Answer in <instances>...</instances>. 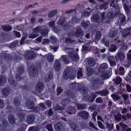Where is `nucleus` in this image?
<instances>
[{
    "label": "nucleus",
    "instance_id": "31",
    "mask_svg": "<svg viewBox=\"0 0 131 131\" xmlns=\"http://www.w3.org/2000/svg\"><path fill=\"white\" fill-rule=\"evenodd\" d=\"M102 72L101 77L102 79L105 80L109 78L110 76L108 73L105 71H103Z\"/></svg>",
    "mask_w": 131,
    "mask_h": 131
},
{
    "label": "nucleus",
    "instance_id": "15",
    "mask_svg": "<svg viewBox=\"0 0 131 131\" xmlns=\"http://www.w3.org/2000/svg\"><path fill=\"white\" fill-rule=\"evenodd\" d=\"M35 118V116L34 115L29 114L26 117V121L28 123L31 124L34 122Z\"/></svg>",
    "mask_w": 131,
    "mask_h": 131
},
{
    "label": "nucleus",
    "instance_id": "23",
    "mask_svg": "<svg viewBox=\"0 0 131 131\" xmlns=\"http://www.w3.org/2000/svg\"><path fill=\"white\" fill-rule=\"evenodd\" d=\"M116 55L121 61H123L125 58V56L124 53L122 52L119 51Z\"/></svg>",
    "mask_w": 131,
    "mask_h": 131
},
{
    "label": "nucleus",
    "instance_id": "11",
    "mask_svg": "<svg viewBox=\"0 0 131 131\" xmlns=\"http://www.w3.org/2000/svg\"><path fill=\"white\" fill-rule=\"evenodd\" d=\"M78 115L83 119H88L89 115L88 112L84 111L79 112L78 113Z\"/></svg>",
    "mask_w": 131,
    "mask_h": 131
},
{
    "label": "nucleus",
    "instance_id": "30",
    "mask_svg": "<svg viewBox=\"0 0 131 131\" xmlns=\"http://www.w3.org/2000/svg\"><path fill=\"white\" fill-rule=\"evenodd\" d=\"M62 125L60 122L56 124L54 126V128L57 131H60L62 128Z\"/></svg>",
    "mask_w": 131,
    "mask_h": 131
},
{
    "label": "nucleus",
    "instance_id": "3",
    "mask_svg": "<svg viewBox=\"0 0 131 131\" xmlns=\"http://www.w3.org/2000/svg\"><path fill=\"white\" fill-rule=\"evenodd\" d=\"M97 96L94 93H91V95L86 94L83 96L82 100L83 101H88L91 103L93 102Z\"/></svg>",
    "mask_w": 131,
    "mask_h": 131
},
{
    "label": "nucleus",
    "instance_id": "48",
    "mask_svg": "<svg viewBox=\"0 0 131 131\" xmlns=\"http://www.w3.org/2000/svg\"><path fill=\"white\" fill-rule=\"evenodd\" d=\"M9 90L6 88H4L2 90V93L5 96H7L9 94Z\"/></svg>",
    "mask_w": 131,
    "mask_h": 131
},
{
    "label": "nucleus",
    "instance_id": "24",
    "mask_svg": "<svg viewBox=\"0 0 131 131\" xmlns=\"http://www.w3.org/2000/svg\"><path fill=\"white\" fill-rule=\"evenodd\" d=\"M53 75L52 72L50 71L46 75L45 78V80L46 82H49L51 79H52Z\"/></svg>",
    "mask_w": 131,
    "mask_h": 131
},
{
    "label": "nucleus",
    "instance_id": "52",
    "mask_svg": "<svg viewBox=\"0 0 131 131\" xmlns=\"http://www.w3.org/2000/svg\"><path fill=\"white\" fill-rule=\"evenodd\" d=\"M102 42L105 45L106 47H109V43L107 41V39L106 38L103 37V38L101 40Z\"/></svg>",
    "mask_w": 131,
    "mask_h": 131
},
{
    "label": "nucleus",
    "instance_id": "40",
    "mask_svg": "<svg viewBox=\"0 0 131 131\" xmlns=\"http://www.w3.org/2000/svg\"><path fill=\"white\" fill-rule=\"evenodd\" d=\"M8 119L10 123L11 124H14L15 122V119L14 116L10 115L8 117Z\"/></svg>",
    "mask_w": 131,
    "mask_h": 131
},
{
    "label": "nucleus",
    "instance_id": "62",
    "mask_svg": "<svg viewBox=\"0 0 131 131\" xmlns=\"http://www.w3.org/2000/svg\"><path fill=\"white\" fill-rule=\"evenodd\" d=\"M54 108L56 111H61L64 109L65 107H60L59 105H57L54 107Z\"/></svg>",
    "mask_w": 131,
    "mask_h": 131
},
{
    "label": "nucleus",
    "instance_id": "8",
    "mask_svg": "<svg viewBox=\"0 0 131 131\" xmlns=\"http://www.w3.org/2000/svg\"><path fill=\"white\" fill-rule=\"evenodd\" d=\"M36 54L35 53L32 51H28L25 54L24 56L25 59L27 60H31L34 58Z\"/></svg>",
    "mask_w": 131,
    "mask_h": 131
},
{
    "label": "nucleus",
    "instance_id": "43",
    "mask_svg": "<svg viewBox=\"0 0 131 131\" xmlns=\"http://www.w3.org/2000/svg\"><path fill=\"white\" fill-rule=\"evenodd\" d=\"M57 9H54L51 11L48 14V17L51 18L53 17L57 13Z\"/></svg>",
    "mask_w": 131,
    "mask_h": 131
},
{
    "label": "nucleus",
    "instance_id": "37",
    "mask_svg": "<svg viewBox=\"0 0 131 131\" xmlns=\"http://www.w3.org/2000/svg\"><path fill=\"white\" fill-rule=\"evenodd\" d=\"M61 59L66 64H68L70 62V60L68 58L67 55L62 56Z\"/></svg>",
    "mask_w": 131,
    "mask_h": 131
},
{
    "label": "nucleus",
    "instance_id": "38",
    "mask_svg": "<svg viewBox=\"0 0 131 131\" xmlns=\"http://www.w3.org/2000/svg\"><path fill=\"white\" fill-rule=\"evenodd\" d=\"M106 125V127L105 128L106 129H108V131H110L111 130H112L113 128L114 125L112 123L109 124L107 122L105 123Z\"/></svg>",
    "mask_w": 131,
    "mask_h": 131
},
{
    "label": "nucleus",
    "instance_id": "12",
    "mask_svg": "<svg viewBox=\"0 0 131 131\" xmlns=\"http://www.w3.org/2000/svg\"><path fill=\"white\" fill-rule=\"evenodd\" d=\"M85 61H87L89 66L90 67H93L95 64V61L93 58H87Z\"/></svg>",
    "mask_w": 131,
    "mask_h": 131
},
{
    "label": "nucleus",
    "instance_id": "22",
    "mask_svg": "<svg viewBox=\"0 0 131 131\" xmlns=\"http://www.w3.org/2000/svg\"><path fill=\"white\" fill-rule=\"evenodd\" d=\"M117 69V71H116V74H118L122 75H124L125 72V70L124 67H118Z\"/></svg>",
    "mask_w": 131,
    "mask_h": 131
},
{
    "label": "nucleus",
    "instance_id": "54",
    "mask_svg": "<svg viewBox=\"0 0 131 131\" xmlns=\"http://www.w3.org/2000/svg\"><path fill=\"white\" fill-rule=\"evenodd\" d=\"M49 39L50 41L53 43H56L57 41V39L56 38L53 36H51L49 38Z\"/></svg>",
    "mask_w": 131,
    "mask_h": 131
},
{
    "label": "nucleus",
    "instance_id": "7",
    "mask_svg": "<svg viewBox=\"0 0 131 131\" xmlns=\"http://www.w3.org/2000/svg\"><path fill=\"white\" fill-rule=\"evenodd\" d=\"M93 41H91L86 44L82 46V50L83 51H91L93 50V46H92Z\"/></svg>",
    "mask_w": 131,
    "mask_h": 131
},
{
    "label": "nucleus",
    "instance_id": "58",
    "mask_svg": "<svg viewBox=\"0 0 131 131\" xmlns=\"http://www.w3.org/2000/svg\"><path fill=\"white\" fill-rule=\"evenodd\" d=\"M119 20L120 21V23L121 24H124L123 23L125 21V16L121 14L119 17Z\"/></svg>",
    "mask_w": 131,
    "mask_h": 131
},
{
    "label": "nucleus",
    "instance_id": "42",
    "mask_svg": "<svg viewBox=\"0 0 131 131\" xmlns=\"http://www.w3.org/2000/svg\"><path fill=\"white\" fill-rule=\"evenodd\" d=\"M115 120L117 121H119L122 118V115L119 113H117L116 115H114Z\"/></svg>",
    "mask_w": 131,
    "mask_h": 131
},
{
    "label": "nucleus",
    "instance_id": "36",
    "mask_svg": "<svg viewBox=\"0 0 131 131\" xmlns=\"http://www.w3.org/2000/svg\"><path fill=\"white\" fill-rule=\"evenodd\" d=\"M55 21H52L50 22L49 23V26L51 27L52 29L55 32H58V30H55L56 29V27L54 26Z\"/></svg>",
    "mask_w": 131,
    "mask_h": 131
},
{
    "label": "nucleus",
    "instance_id": "56",
    "mask_svg": "<svg viewBox=\"0 0 131 131\" xmlns=\"http://www.w3.org/2000/svg\"><path fill=\"white\" fill-rule=\"evenodd\" d=\"M97 123L99 127L101 129L104 130L106 129V128L104 125L100 121H97Z\"/></svg>",
    "mask_w": 131,
    "mask_h": 131
},
{
    "label": "nucleus",
    "instance_id": "16",
    "mask_svg": "<svg viewBox=\"0 0 131 131\" xmlns=\"http://www.w3.org/2000/svg\"><path fill=\"white\" fill-rule=\"evenodd\" d=\"M66 112L69 114L72 115L75 114L76 110L74 107L69 106L67 108Z\"/></svg>",
    "mask_w": 131,
    "mask_h": 131
},
{
    "label": "nucleus",
    "instance_id": "60",
    "mask_svg": "<svg viewBox=\"0 0 131 131\" xmlns=\"http://www.w3.org/2000/svg\"><path fill=\"white\" fill-rule=\"evenodd\" d=\"M127 60L128 61L127 63L128 64H129L130 63L131 61V53L128 52L127 54Z\"/></svg>",
    "mask_w": 131,
    "mask_h": 131
},
{
    "label": "nucleus",
    "instance_id": "49",
    "mask_svg": "<svg viewBox=\"0 0 131 131\" xmlns=\"http://www.w3.org/2000/svg\"><path fill=\"white\" fill-rule=\"evenodd\" d=\"M99 93L100 94L101 96L103 95L105 96L108 94L109 92L106 89H105L104 90L100 91Z\"/></svg>",
    "mask_w": 131,
    "mask_h": 131
},
{
    "label": "nucleus",
    "instance_id": "5",
    "mask_svg": "<svg viewBox=\"0 0 131 131\" xmlns=\"http://www.w3.org/2000/svg\"><path fill=\"white\" fill-rule=\"evenodd\" d=\"M91 84L93 87H97L98 85L103 84V81H102L99 78L93 77L91 80Z\"/></svg>",
    "mask_w": 131,
    "mask_h": 131
},
{
    "label": "nucleus",
    "instance_id": "28",
    "mask_svg": "<svg viewBox=\"0 0 131 131\" xmlns=\"http://www.w3.org/2000/svg\"><path fill=\"white\" fill-rule=\"evenodd\" d=\"M105 13L103 12L102 13H101V15L102 17V21L103 23H108L110 22V19L108 18H106L105 17Z\"/></svg>",
    "mask_w": 131,
    "mask_h": 131
},
{
    "label": "nucleus",
    "instance_id": "19",
    "mask_svg": "<svg viewBox=\"0 0 131 131\" xmlns=\"http://www.w3.org/2000/svg\"><path fill=\"white\" fill-rule=\"evenodd\" d=\"M54 67L56 71H60L61 68V64L59 60H57L56 61L54 64Z\"/></svg>",
    "mask_w": 131,
    "mask_h": 131
},
{
    "label": "nucleus",
    "instance_id": "51",
    "mask_svg": "<svg viewBox=\"0 0 131 131\" xmlns=\"http://www.w3.org/2000/svg\"><path fill=\"white\" fill-rule=\"evenodd\" d=\"M113 81L117 84H120L122 81V79L119 77H118L113 79Z\"/></svg>",
    "mask_w": 131,
    "mask_h": 131
},
{
    "label": "nucleus",
    "instance_id": "53",
    "mask_svg": "<svg viewBox=\"0 0 131 131\" xmlns=\"http://www.w3.org/2000/svg\"><path fill=\"white\" fill-rule=\"evenodd\" d=\"M76 73L74 71H73L70 73L69 79L70 80L73 79L75 77Z\"/></svg>",
    "mask_w": 131,
    "mask_h": 131
},
{
    "label": "nucleus",
    "instance_id": "1",
    "mask_svg": "<svg viewBox=\"0 0 131 131\" xmlns=\"http://www.w3.org/2000/svg\"><path fill=\"white\" fill-rule=\"evenodd\" d=\"M64 50H68V56L73 62H77L79 59V57L78 53L73 52L74 50L73 48L68 47L64 48Z\"/></svg>",
    "mask_w": 131,
    "mask_h": 131
},
{
    "label": "nucleus",
    "instance_id": "35",
    "mask_svg": "<svg viewBox=\"0 0 131 131\" xmlns=\"http://www.w3.org/2000/svg\"><path fill=\"white\" fill-rule=\"evenodd\" d=\"M131 30L130 29H128L124 30L122 33V36L123 37H125L130 35Z\"/></svg>",
    "mask_w": 131,
    "mask_h": 131
},
{
    "label": "nucleus",
    "instance_id": "44",
    "mask_svg": "<svg viewBox=\"0 0 131 131\" xmlns=\"http://www.w3.org/2000/svg\"><path fill=\"white\" fill-rule=\"evenodd\" d=\"M2 27L3 30L7 31H10L12 29V28L9 26L3 25L2 26Z\"/></svg>",
    "mask_w": 131,
    "mask_h": 131
},
{
    "label": "nucleus",
    "instance_id": "55",
    "mask_svg": "<svg viewBox=\"0 0 131 131\" xmlns=\"http://www.w3.org/2000/svg\"><path fill=\"white\" fill-rule=\"evenodd\" d=\"M80 18H78L76 16H75L72 18V22L73 23H79L80 21Z\"/></svg>",
    "mask_w": 131,
    "mask_h": 131
},
{
    "label": "nucleus",
    "instance_id": "47",
    "mask_svg": "<svg viewBox=\"0 0 131 131\" xmlns=\"http://www.w3.org/2000/svg\"><path fill=\"white\" fill-rule=\"evenodd\" d=\"M111 47H110L108 49L109 51L111 52H114L115 51L117 48V47L115 45H111Z\"/></svg>",
    "mask_w": 131,
    "mask_h": 131
},
{
    "label": "nucleus",
    "instance_id": "29",
    "mask_svg": "<svg viewBox=\"0 0 131 131\" xmlns=\"http://www.w3.org/2000/svg\"><path fill=\"white\" fill-rule=\"evenodd\" d=\"M8 82L9 84L13 86H15L17 85V83L14 80L12 77H10L8 78Z\"/></svg>",
    "mask_w": 131,
    "mask_h": 131
},
{
    "label": "nucleus",
    "instance_id": "41",
    "mask_svg": "<svg viewBox=\"0 0 131 131\" xmlns=\"http://www.w3.org/2000/svg\"><path fill=\"white\" fill-rule=\"evenodd\" d=\"M48 32L49 30L48 29H42L40 30L41 35L43 37L47 35Z\"/></svg>",
    "mask_w": 131,
    "mask_h": 131
},
{
    "label": "nucleus",
    "instance_id": "33",
    "mask_svg": "<svg viewBox=\"0 0 131 131\" xmlns=\"http://www.w3.org/2000/svg\"><path fill=\"white\" fill-rule=\"evenodd\" d=\"M118 33V30H117L111 31L109 33L108 36L111 38H113Z\"/></svg>",
    "mask_w": 131,
    "mask_h": 131
},
{
    "label": "nucleus",
    "instance_id": "57",
    "mask_svg": "<svg viewBox=\"0 0 131 131\" xmlns=\"http://www.w3.org/2000/svg\"><path fill=\"white\" fill-rule=\"evenodd\" d=\"M78 70L77 78L78 79H79L80 77H82L83 75L82 69L81 68H79Z\"/></svg>",
    "mask_w": 131,
    "mask_h": 131
},
{
    "label": "nucleus",
    "instance_id": "63",
    "mask_svg": "<svg viewBox=\"0 0 131 131\" xmlns=\"http://www.w3.org/2000/svg\"><path fill=\"white\" fill-rule=\"evenodd\" d=\"M47 60L49 62H53L54 60V56L51 54L49 55L48 56Z\"/></svg>",
    "mask_w": 131,
    "mask_h": 131
},
{
    "label": "nucleus",
    "instance_id": "20",
    "mask_svg": "<svg viewBox=\"0 0 131 131\" xmlns=\"http://www.w3.org/2000/svg\"><path fill=\"white\" fill-rule=\"evenodd\" d=\"M101 35V34L100 32L99 31H97L93 39L94 41H93L95 42L97 44V42L100 39Z\"/></svg>",
    "mask_w": 131,
    "mask_h": 131
},
{
    "label": "nucleus",
    "instance_id": "50",
    "mask_svg": "<svg viewBox=\"0 0 131 131\" xmlns=\"http://www.w3.org/2000/svg\"><path fill=\"white\" fill-rule=\"evenodd\" d=\"M77 107L79 110L84 109L86 108V105L85 104H77Z\"/></svg>",
    "mask_w": 131,
    "mask_h": 131
},
{
    "label": "nucleus",
    "instance_id": "45",
    "mask_svg": "<svg viewBox=\"0 0 131 131\" xmlns=\"http://www.w3.org/2000/svg\"><path fill=\"white\" fill-rule=\"evenodd\" d=\"M119 124L121 126L122 130L123 131H124L126 129H127L128 127V126L127 125L122 122L120 123Z\"/></svg>",
    "mask_w": 131,
    "mask_h": 131
},
{
    "label": "nucleus",
    "instance_id": "17",
    "mask_svg": "<svg viewBox=\"0 0 131 131\" xmlns=\"http://www.w3.org/2000/svg\"><path fill=\"white\" fill-rule=\"evenodd\" d=\"M107 59L111 66H113L116 65V63L114 61L115 58L113 56H110L107 57Z\"/></svg>",
    "mask_w": 131,
    "mask_h": 131
},
{
    "label": "nucleus",
    "instance_id": "61",
    "mask_svg": "<svg viewBox=\"0 0 131 131\" xmlns=\"http://www.w3.org/2000/svg\"><path fill=\"white\" fill-rule=\"evenodd\" d=\"M111 96L113 99L114 101H117L121 99L120 97L118 96L117 95L113 94L111 95Z\"/></svg>",
    "mask_w": 131,
    "mask_h": 131
},
{
    "label": "nucleus",
    "instance_id": "26",
    "mask_svg": "<svg viewBox=\"0 0 131 131\" xmlns=\"http://www.w3.org/2000/svg\"><path fill=\"white\" fill-rule=\"evenodd\" d=\"M3 58L6 60L9 61L11 60L13 58V56L9 54L4 53L3 55Z\"/></svg>",
    "mask_w": 131,
    "mask_h": 131
},
{
    "label": "nucleus",
    "instance_id": "6",
    "mask_svg": "<svg viewBox=\"0 0 131 131\" xmlns=\"http://www.w3.org/2000/svg\"><path fill=\"white\" fill-rule=\"evenodd\" d=\"M24 72V67L23 66H19L16 71V75L15 76L16 79L17 81H20L22 79L21 75L23 74Z\"/></svg>",
    "mask_w": 131,
    "mask_h": 131
},
{
    "label": "nucleus",
    "instance_id": "4",
    "mask_svg": "<svg viewBox=\"0 0 131 131\" xmlns=\"http://www.w3.org/2000/svg\"><path fill=\"white\" fill-rule=\"evenodd\" d=\"M28 73L30 76L32 77L36 76L38 74L37 68L34 66H31L28 68Z\"/></svg>",
    "mask_w": 131,
    "mask_h": 131
},
{
    "label": "nucleus",
    "instance_id": "14",
    "mask_svg": "<svg viewBox=\"0 0 131 131\" xmlns=\"http://www.w3.org/2000/svg\"><path fill=\"white\" fill-rule=\"evenodd\" d=\"M76 32L73 34V36L76 37H80L83 36V30L79 28H76Z\"/></svg>",
    "mask_w": 131,
    "mask_h": 131
},
{
    "label": "nucleus",
    "instance_id": "32",
    "mask_svg": "<svg viewBox=\"0 0 131 131\" xmlns=\"http://www.w3.org/2000/svg\"><path fill=\"white\" fill-rule=\"evenodd\" d=\"M70 102V100L68 98H67L63 99L61 102V104L63 106L65 107L66 106L68 105Z\"/></svg>",
    "mask_w": 131,
    "mask_h": 131
},
{
    "label": "nucleus",
    "instance_id": "2",
    "mask_svg": "<svg viewBox=\"0 0 131 131\" xmlns=\"http://www.w3.org/2000/svg\"><path fill=\"white\" fill-rule=\"evenodd\" d=\"M75 82L72 83L71 85H72V87L75 90H79L82 93L83 95H84L85 94H86L88 91V89L87 87L85 86H83L81 89L80 88V85L78 84H75Z\"/></svg>",
    "mask_w": 131,
    "mask_h": 131
},
{
    "label": "nucleus",
    "instance_id": "10",
    "mask_svg": "<svg viewBox=\"0 0 131 131\" xmlns=\"http://www.w3.org/2000/svg\"><path fill=\"white\" fill-rule=\"evenodd\" d=\"M70 72V68L67 67L64 71L63 74V78L65 80H67L69 78Z\"/></svg>",
    "mask_w": 131,
    "mask_h": 131
},
{
    "label": "nucleus",
    "instance_id": "21",
    "mask_svg": "<svg viewBox=\"0 0 131 131\" xmlns=\"http://www.w3.org/2000/svg\"><path fill=\"white\" fill-rule=\"evenodd\" d=\"M108 66L106 63H104L102 64L99 69V71L100 72L104 71L108 68Z\"/></svg>",
    "mask_w": 131,
    "mask_h": 131
},
{
    "label": "nucleus",
    "instance_id": "59",
    "mask_svg": "<svg viewBox=\"0 0 131 131\" xmlns=\"http://www.w3.org/2000/svg\"><path fill=\"white\" fill-rule=\"evenodd\" d=\"M6 81V79L4 76H1L0 77V85H2Z\"/></svg>",
    "mask_w": 131,
    "mask_h": 131
},
{
    "label": "nucleus",
    "instance_id": "46",
    "mask_svg": "<svg viewBox=\"0 0 131 131\" xmlns=\"http://www.w3.org/2000/svg\"><path fill=\"white\" fill-rule=\"evenodd\" d=\"M131 118V114L129 113H127L126 115H122V119L124 121H125L127 120V119Z\"/></svg>",
    "mask_w": 131,
    "mask_h": 131
},
{
    "label": "nucleus",
    "instance_id": "39",
    "mask_svg": "<svg viewBox=\"0 0 131 131\" xmlns=\"http://www.w3.org/2000/svg\"><path fill=\"white\" fill-rule=\"evenodd\" d=\"M108 4V3L107 2H104L100 5H99V7L101 9H104L105 10L107 8V6Z\"/></svg>",
    "mask_w": 131,
    "mask_h": 131
},
{
    "label": "nucleus",
    "instance_id": "64",
    "mask_svg": "<svg viewBox=\"0 0 131 131\" xmlns=\"http://www.w3.org/2000/svg\"><path fill=\"white\" fill-rule=\"evenodd\" d=\"M39 128L35 126L30 127L28 131H39Z\"/></svg>",
    "mask_w": 131,
    "mask_h": 131
},
{
    "label": "nucleus",
    "instance_id": "9",
    "mask_svg": "<svg viewBox=\"0 0 131 131\" xmlns=\"http://www.w3.org/2000/svg\"><path fill=\"white\" fill-rule=\"evenodd\" d=\"M25 105L28 109H32L35 106V103L32 100L27 99L25 102Z\"/></svg>",
    "mask_w": 131,
    "mask_h": 131
},
{
    "label": "nucleus",
    "instance_id": "34",
    "mask_svg": "<svg viewBox=\"0 0 131 131\" xmlns=\"http://www.w3.org/2000/svg\"><path fill=\"white\" fill-rule=\"evenodd\" d=\"M71 128L74 131H78L79 130V127L78 125L74 123H72L70 125Z\"/></svg>",
    "mask_w": 131,
    "mask_h": 131
},
{
    "label": "nucleus",
    "instance_id": "18",
    "mask_svg": "<svg viewBox=\"0 0 131 131\" xmlns=\"http://www.w3.org/2000/svg\"><path fill=\"white\" fill-rule=\"evenodd\" d=\"M92 21H93L96 23H99L101 20L100 16L98 15L95 14L91 17Z\"/></svg>",
    "mask_w": 131,
    "mask_h": 131
},
{
    "label": "nucleus",
    "instance_id": "13",
    "mask_svg": "<svg viewBox=\"0 0 131 131\" xmlns=\"http://www.w3.org/2000/svg\"><path fill=\"white\" fill-rule=\"evenodd\" d=\"M44 86V84L42 82H38L37 84L35 87L36 91L39 93H40L43 91Z\"/></svg>",
    "mask_w": 131,
    "mask_h": 131
},
{
    "label": "nucleus",
    "instance_id": "27",
    "mask_svg": "<svg viewBox=\"0 0 131 131\" xmlns=\"http://www.w3.org/2000/svg\"><path fill=\"white\" fill-rule=\"evenodd\" d=\"M87 75L88 77L92 76L94 73V70L90 67H87L86 69Z\"/></svg>",
    "mask_w": 131,
    "mask_h": 131
},
{
    "label": "nucleus",
    "instance_id": "25",
    "mask_svg": "<svg viewBox=\"0 0 131 131\" xmlns=\"http://www.w3.org/2000/svg\"><path fill=\"white\" fill-rule=\"evenodd\" d=\"M66 22V18L64 17H60L57 21V23L58 25H60L64 26V23Z\"/></svg>",
    "mask_w": 131,
    "mask_h": 131
}]
</instances>
